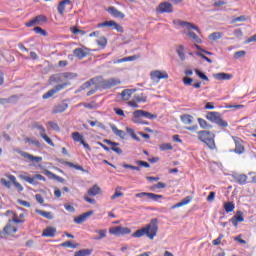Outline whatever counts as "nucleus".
I'll use <instances>...</instances> for the list:
<instances>
[{
	"instance_id": "obj_56",
	"label": "nucleus",
	"mask_w": 256,
	"mask_h": 256,
	"mask_svg": "<svg viewBox=\"0 0 256 256\" xmlns=\"http://www.w3.org/2000/svg\"><path fill=\"white\" fill-rule=\"evenodd\" d=\"M70 31L73 33V35H79V33H81V35H85V31L79 30L77 27L70 28Z\"/></svg>"
},
{
	"instance_id": "obj_43",
	"label": "nucleus",
	"mask_w": 256,
	"mask_h": 256,
	"mask_svg": "<svg viewBox=\"0 0 256 256\" xmlns=\"http://www.w3.org/2000/svg\"><path fill=\"white\" fill-rule=\"evenodd\" d=\"M186 35H187L188 37H190V39H193V41H195V43H202L201 38H199V36H197V34H195V32L188 31V32L186 33Z\"/></svg>"
},
{
	"instance_id": "obj_35",
	"label": "nucleus",
	"mask_w": 256,
	"mask_h": 256,
	"mask_svg": "<svg viewBox=\"0 0 256 256\" xmlns=\"http://www.w3.org/2000/svg\"><path fill=\"white\" fill-rule=\"evenodd\" d=\"M181 121L184 125H191L193 123V116L184 114L181 116Z\"/></svg>"
},
{
	"instance_id": "obj_27",
	"label": "nucleus",
	"mask_w": 256,
	"mask_h": 256,
	"mask_svg": "<svg viewBox=\"0 0 256 256\" xmlns=\"http://www.w3.org/2000/svg\"><path fill=\"white\" fill-rule=\"evenodd\" d=\"M45 131V127L40 128V137H42V139H44L48 145L55 147V143H53V140H51V138L45 134Z\"/></svg>"
},
{
	"instance_id": "obj_61",
	"label": "nucleus",
	"mask_w": 256,
	"mask_h": 256,
	"mask_svg": "<svg viewBox=\"0 0 256 256\" xmlns=\"http://www.w3.org/2000/svg\"><path fill=\"white\" fill-rule=\"evenodd\" d=\"M61 247H68V248H73L75 249V247H77V245H73V243L71 241H66V242H63L61 244Z\"/></svg>"
},
{
	"instance_id": "obj_17",
	"label": "nucleus",
	"mask_w": 256,
	"mask_h": 256,
	"mask_svg": "<svg viewBox=\"0 0 256 256\" xmlns=\"http://www.w3.org/2000/svg\"><path fill=\"white\" fill-rule=\"evenodd\" d=\"M214 79L217 81H231L233 79V74L220 72L213 75Z\"/></svg>"
},
{
	"instance_id": "obj_12",
	"label": "nucleus",
	"mask_w": 256,
	"mask_h": 256,
	"mask_svg": "<svg viewBox=\"0 0 256 256\" xmlns=\"http://www.w3.org/2000/svg\"><path fill=\"white\" fill-rule=\"evenodd\" d=\"M138 199H141L143 197H147V199H150L151 201H159V199H163V195L151 193V192H141L137 193L135 195Z\"/></svg>"
},
{
	"instance_id": "obj_55",
	"label": "nucleus",
	"mask_w": 256,
	"mask_h": 256,
	"mask_svg": "<svg viewBox=\"0 0 256 256\" xmlns=\"http://www.w3.org/2000/svg\"><path fill=\"white\" fill-rule=\"evenodd\" d=\"M131 230L129 227L120 226V235H130Z\"/></svg>"
},
{
	"instance_id": "obj_33",
	"label": "nucleus",
	"mask_w": 256,
	"mask_h": 256,
	"mask_svg": "<svg viewBox=\"0 0 256 256\" xmlns=\"http://www.w3.org/2000/svg\"><path fill=\"white\" fill-rule=\"evenodd\" d=\"M132 121L134 123H136L137 125H141V123H143V117L141 116V114L138 112V110L133 112V116H132Z\"/></svg>"
},
{
	"instance_id": "obj_51",
	"label": "nucleus",
	"mask_w": 256,
	"mask_h": 256,
	"mask_svg": "<svg viewBox=\"0 0 256 256\" xmlns=\"http://www.w3.org/2000/svg\"><path fill=\"white\" fill-rule=\"evenodd\" d=\"M177 53L182 61H185V48L183 46H179L177 49Z\"/></svg>"
},
{
	"instance_id": "obj_54",
	"label": "nucleus",
	"mask_w": 256,
	"mask_h": 256,
	"mask_svg": "<svg viewBox=\"0 0 256 256\" xmlns=\"http://www.w3.org/2000/svg\"><path fill=\"white\" fill-rule=\"evenodd\" d=\"M97 45H99L100 47H106L107 46V38H105L104 36L100 37L97 40Z\"/></svg>"
},
{
	"instance_id": "obj_8",
	"label": "nucleus",
	"mask_w": 256,
	"mask_h": 256,
	"mask_svg": "<svg viewBox=\"0 0 256 256\" xmlns=\"http://www.w3.org/2000/svg\"><path fill=\"white\" fill-rule=\"evenodd\" d=\"M152 81H161V79H169V74L167 71L154 70L150 73Z\"/></svg>"
},
{
	"instance_id": "obj_20",
	"label": "nucleus",
	"mask_w": 256,
	"mask_h": 256,
	"mask_svg": "<svg viewBox=\"0 0 256 256\" xmlns=\"http://www.w3.org/2000/svg\"><path fill=\"white\" fill-rule=\"evenodd\" d=\"M68 5H71V0H62L58 3L57 11L59 15H65V9Z\"/></svg>"
},
{
	"instance_id": "obj_58",
	"label": "nucleus",
	"mask_w": 256,
	"mask_h": 256,
	"mask_svg": "<svg viewBox=\"0 0 256 256\" xmlns=\"http://www.w3.org/2000/svg\"><path fill=\"white\" fill-rule=\"evenodd\" d=\"M245 50H240L234 53V59H240V57H245Z\"/></svg>"
},
{
	"instance_id": "obj_18",
	"label": "nucleus",
	"mask_w": 256,
	"mask_h": 256,
	"mask_svg": "<svg viewBox=\"0 0 256 256\" xmlns=\"http://www.w3.org/2000/svg\"><path fill=\"white\" fill-rule=\"evenodd\" d=\"M176 25H180V27H186L188 31H191V29H194L195 31H197V33H201V30H199V27L195 26V24H192L190 22L178 20L176 22Z\"/></svg>"
},
{
	"instance_id": "obj_52",
	"label": "nucleus",
	"mask_w": 256,
	"mask_h": 256,
	"mask_svg": "<svg viewBox=\"0 0 256 256\" xmlns=\"http://www.w3.org/2000/svg\"><path fill=\"white\" fill-rule=\"evenodd\" d=\"M160 149L161 151H171L173 150V146L171 145V143H164L160 145Z\"/></svg>"
},
{
	"instance_id": "obj_36",
	"label": "nucleus",
	"mask_w": 256,
	"mask_h": 256,
	"mask_svg": "<svg viewBox=\"0 0 256 256\" xmlns=\"http://www.w3.org/2000/svg\"><path fill=\"white\" fill-rule=\"evenodd\" d=\"M93 253V249H81L76 251L74 256H90Z\"/></svg>"
},
{
	"instance_id": "obj_63",
	"label": "nucleus",
	"mask_w": 256,
	"mask_h": 256,
	"mask_svg": "<svg viewBox=\"0 0 256 256\" xmlns=\"http://www.w3.org/2000/svg\"><path fill=\"white\" fill-rule=\"evenodd\" d=\"M243 21H247V18L245 16H239L236 17L232 20V23H239V22H243Z\"/></svg>"
},
{
	"instance_id": "obj_2",
	"label": "nucleus",
	"mask_w": 256,
	"mask_h": 256,
	"mask_svg": "<svg viewBox=\"0 0 256 256\" xmlns=\"http://www.w3.org/2000/svg\"><path fill=\"white\" fill-rule=\"evenodd\" d=\"M159 231V220L157 218H153L150 220L149 224H146L144 227L141 229L136 230L133 234L132 237L135 239H139L141 237H148L151 241L157 237V233Z\"/></svg>"
},
{
	"instance_id": "obj_23",
	"label": "nucleus",
	"mask_w": 256,
	"mask_h": 256,
	"mask_svg": "<svg viewBox=\"0 0 256 256\" xmlns=\"http://www.w3.org/2000/svg\"><path fill=\"white\" fill-rule=\"evenodd\" d=\"M104 143H107V145H110L112 151H114V153H117V155H121V153H123V150H121V148L119 147V143L113 142L111 140H104Z\"/></svg>"
},
{
	"instance_id": "obj_47",
	"label": "nucleus",
	"mask_w": 256,
	"mask_h": 256,
	"mask_svg": "<svg viewBox=\"0 0 256 256\" xmlns=\"http://www.w3.org/2000/svg\"><path fill=\"white\" fill-rule=\"evenodd\" d=\"M12 221H14V223H16L17 225H21L25 223V214L24 213L19 214L18 219H12Z\"/></svg>"
},
{
	"instance_id": "obj_19",
	"label": "nucleus",
	"mask_w": 256,
	"mask_h": 256,
	"mask_svg": "<svg viewBox=\"0 0 256 256\" xmlns=\"http://www.w3.org/2000/svg\"><path fill=\"white\" fill-rule=\"evenodd\" d=\"M107 11L108 13H110V15H112V17H116L118 19H125V14L115 8V6H110Z\"/></svg>"
},
{
	"instance_id": "obj_42",
	"label": "nucleus",
	"mask_w": 256,
	"mask_h": 256,
	"mask_svg": "<svg viewBox=\"0 0 256 256\" xmlns=\"http://www.w3.org/2000/svg\"><path fill=\"white\" fill-rule=\"evenodd\" d=\"M109 233H110V235H116V237H120V235H121V226L111 227L109 229Z\"/></svg>"
},
{
	"instance_id": "obj_34",
	"label": "nucleus",
	"mask_w": 256,
	"mask_h": 256,
	"mask_svg": "<svg viewBox=\"0 0 256 256\" xmlns=\"http://www.w3.org/2000/svg\"><path fill=\"white\" fill-rule=\"evenodd\" d=\"M140 116L145 117V119H157V115L151 114V112H147L145 110H138Z\"/></svg>"
},
{
	"instance_id": "obj_60",
	"label": "nucleus",
	"mask_w": 256,
	"mask_h": 256,
	"mask_svg": "<svg viewBox=\"0 0 256 256\" xmlns=\"http://www.w3.org/2000/svg\"><path fill=\"white\" fill-rule=\"evenodd\" d=\"M1 185L7 187V189H11V182L7 181L5 178L0 179Z\"/></svg>"
},
{
	"instance_id": "obj_6",
	"label": "nucleus",
	"mask_w": 256,
	"mask_h": 256,
	"mask_svg": "<svg viewBox=\"0 0 256 256\" xmlns=\"http://www.w3.org/2000/svg\"><path fill=\"white\" fill-rule=\"evenodd\" d=\"M98 29H101L103 27H110L112 29H115L118 33H123L124 29L123 26L115 22L114 20L105 21L102 23L97 24Z\"/></svg>"
},
{
	"instance_id": "obj_44",
	"label": "nucleus",
	"mask_w": 256,
	"mask_h": 256,
	"mask_svg": "<svg viewBox=\"0 0 256 256\" xmlns=\"http://www.w3.org/2000/svg\"><path fill=\"white\" fill-rule=\"evenodd\" d=\"M236 183H239V185H245L247 183V175L240 174L236 177Z\"/></svg>"
},
{
	"instance_id": "obj_25",
	"label": "nucleus",
	"mask_w": 256,
	"mask_h": 256,
	"mask_svg": "<svg viewBox=\"0 0 256 256\" xmlns=\"http://www.w3.org/2000/svg\"><path fill=\"white\" fill-rule=\"evenodd\" d=\"M88 195L89 197H95L97 195H101V187H99V185L95 184L93 187H91L88 190Z\"/></svg>"
},
{
	"instance_id": "obj_26",
	"label": "nucleus",
	"mask_w": 256,
	"mask_h": 256,
	"mask_svg": "<svg viewBox=\"0 0 256 256\" xmlns=\"http://www.w3.org/2000/svg\"><path fill=\"white\" fill-rule=\"evenodd\" d=\"M111 130H112V132L114 133V135H116V137H120V139H125V137H126V133H125V131H123V130H119V128H117L116 126H115V124H112L111 126Z\"/></svg>"
},
{
	"instance_id": "obj_32",
	"label": "nucleus",
	"mask_w": 256,
	"mask_h": 256,
	"mask_svg": "<svg viewBox=\"0 0 256 256\" xmlns=\"http://www.w3.org/2000/svg\"><path fill=\"white\" fill-rule=\"evenodd\" d=\"M44 174H46L47 177H52V179L59 181V183H65V179H63V177H60L57 174H53V172L49 170H44Z\"/></svg>"
},
{
	"instance_id": "obj_3",
	"label": "nucleus",
	"mask_w": 256,
	"mask_h": 256,
	"mask_svg": "<svg viewBox=\"0 0 256 256\" xmlns=\"http://www.w3.org/2000/svg\"><path fill=\"white\" fill-rule=\"evenodd\" d=\"M198 140L204 143L210 151H215L217 149V144L215 143V133L208 130H201L197 132Z\"/></svg>"
},
{
	"instance_id": "obj_45",
	"label": "nucleus",
	"mask_w": 256,
	"mask_h": 256,
	"mask_svg": "<svg viewBox=\"0 0 256 256\" xmlns=\"http://www.w3.org/2000/svg\"><path fill=\"white\" fill-rule=\"evenodd\" d=\"M36 213H38V215H41V217H45V219H53V214H51V212L36 210Z\"/></svg>"
},
{
	"instance_id": "obj_10",
	"label": "nucleus",
	"mask_w": 256,
	"mask_h": 256,
	"mask_svg": "<svg viewBox=\"0 0 256 256\" xmlns=\"http://www.w3.org/2000/svg\"><path fill=\"white\" fill-rule=\"evenodd\" d=\"M16 153H18L19 155H21V157H23L24 159H26L27 161H31L36 162V163H41V161H43L42 157L39 156H33L32 154H29L27 152H24L22 150H16Z\"/></svg>"
},
{
	"instance_id": "obj_16",
	"label": "nucleus",
	"mask_w": 256,
	"mask_h": 256,
	"mask_svg": "<svg viewBox=\"0 0 256 256\" xmlns=\"http://www.w3.org/2000/svg\"><path fill=\"white\" fill-rule=\"evenodd\" d=\"M13 223H15L12 219L8 221V225L4 227L5 235H15L17 233L18 228Z\"/></svg>"
},
{
	"instance_id": "obj_29",
	"label": "nucleus",
	"mask_w": 256,
	"mask_h": 256,
	"mask_svg": "<svg viewBox=\"0 0 256 256\" xmlns=\"http://www.w3.org/2000/svg\"><path fill=\"white\" fill-rule=\"evenodd\" d=\"M139 57H141V55H139V54L138 55L124 57L122 59L115 60L114 64L127 63L128 61H135V60L139 59Z\"/></svg>"
},
{
	"instance_id": "obj_1",
	"label": "nucleus",
	"mask_w": 256,
	"mask_h": 256,
	"mask_svg": "<svg viewBox=\"0 0 256 256\" xmlns=\"http://www.w3.org/2000/svg\"><path fill=\"white\" fill-rule=\"evenodd\" d=\"M91 85H95V89L89 90L87 92V97L95 95L98 89H111V87H116V85H121V80L119 78H110L108 80L103 79V76H97L86 83L83 84L84 89H88Z\"/></svg>"
},
{
	"instance_id": "obj_9",
	"label": "nucleus",
	"mask_w": 256,
	"mask_h": 256,
	"mask_svg": "<svg viewBox=\"0 0 256 256\" xmlns=\"http://www.w3.org/2000/svg\"><path fill=\"white\" fill-rule=\"evenodd\" d=\"M156 13H173V4L169 2H162L156 8Z\"/></svg>"
},
{
	"instance_id": "obj_62",
	"label": "nucleus",
	"mask_w": 256,
	"mask_h": 256,
	"mask_svg": "<svg viewBox=\"0 0 256 256\" xmlns=\"http://www.w3.org/2000/svg\"><path fill=\"white\" fill-rule=\"evenodd\" d=\"M215 192H210L208 197L206 198V201H208V203H213V201H215Z\"/></svg>"
},
{
	"instance_id": "obj_11",
	"label": "nucleus",
	"mask_w": 256,
	"mask_h": 256,
	"mask_svg": "<svg viewBox=\"0 0 256 256\" xmlns=\"http://www.w3.org/2000/svg\"><path fill=\"white\" fill-rule=\"evenodd\" d=\"M232 139L235 143L234 153H237L238 155L245 153V146L243 145V139L237 136H233Z\"/></svg>"
},
{
	"instance_id": "obj_14",
	"label": "nucleus",
	"mask_w": 256,
	"mask_h": 256,
	"mask_svg": "<svg viewBox=\"0 0 256 256\" xmlns=\"http://www.w3.org/2000/svg\"><path fill=\"white\" fill-rule=\"evenodd\" d=\"M245 221V216L242 211H237L236 214L230 219V223H232L233 227L237 229L239 227V223H243Z\"/></svg>"
},
{
	"instance_id": "obj_40",
	"label": "nucleus",
	"mask_w": 256,
	"mask_h": 256,
	"mask_svg": "<svg viewBox=\"0 0 256 256\" xmlns=\"http://www.w3.org/2000/svg\"><path fill=\"white\" fill-rule=\"evenodd\" d=\"M126 132L128 133V135H130V137H132V139H134V141H141V138H139L138 135L135 134V130L133 128L126 127Z\"/></svg>"
},
{
	"instance_id": "obj_50",
	"label": "nucleus",
	"mask_w": 256,
	"mask_h": 256,
	"mask_svg": "<svg viewBox=\"0 0 256 256\" xmlns=\"http://www.w3.org/2000/svg\"><path fill=\"white\" fill-rule=\"evenodd\" d=\"M96 233H98V237H96V240H101V239H105V237H107V230L102 229V230H97Z\"/></svg>"
},
{
	"instance_id": "obj_53",
	"label": "nucleus",
	"mask_w": 256,
	"mask_h": 256,
	"mask_svg": "<svg viewBox=\"0 0 256 256\" xmlns=\"http://www.w3.org/2000/svg\"><path fill=\"white\" fill-rule=\"evenodd\" d=\"M196 75H198V77H200V79H202L203 81H209V77H207V75H205V73L201 72V70H195Z\"/></svg>"
},
{
	"instance_id": "obj_31",
	"label": "nucleus",
	"mask_w": 256,
	"mask_h": 256,
	"mask_svg": "<svg viewBox=\"0 0 256 256\" xmlns=\"http://www.w3.org/2000/svg\"><path fill=\"white\" fill-rule=\"evenodd\" d=\"M9 181H11V183H13L14 187L17 189V191H23V186L21 185V183L17 182V178L13 175H8L7 176Z\"/></svg>"
},
{
	"instance_id": "obj_21",
	"label": "nucleus",
	"mask_w": 256,
	"mask_h": 256,
	"mask_svg": "<svg viewBox=\"0 0 256 256\" xmlns=\"http://www.w3.org/2000/svg\"><path fill=\"white\" fill-rule=\"evenodd\" d=\"M91 215H93V211H88L84 214H81L80 216L74 218V223L81 225L82 223H85V221H87V217H91Z\"/></svg>"
},
{
	"instance_id": "obj_48",
	"label": "nucleus",
	"mask_w": 256,
	"mask_h": 256,
	"mask_svg": "<svg viewBox=\"0 0 256 256\" xmlns=\"http://www.w3.org/2000/svg\"><path fill=\"white\" fill-rule=\"evenodd\" d=\"M72 139H73V141L81 143L83 141V136H81V134L79 132H73Z\"/></svg>"
},
{
	"instance_id": "obj_64",
	"label": "nucleus",
	"mask_w": 256,
	"mask_h": 256,
	"mask_svg": "<svg viewBox=\"0 0 256 256\" xmlns=\"http://www.w3.org/2000/svg\"><path fill=\"white\" fill-rule=\"evenodd\" d=\"M183 83H184V85H187V86L193 85V80L190 77H184L183 78Z\"/></svg>"
},
{
	"instance_id": "obj_46",
	"label": "nucleus",
	"mask_w": 256,
	"mask_h": 256,
	"mask_svg": "<svg viewBox=\"0 0 256 256\" xmlns=\"http://www.w3.org/2000/svg\"><path fill=\"white\" fill-rule=\"evenodd\" d=\"M221 37H223V33L221 32H213L208 36L211 41H217V39H221Z\"/></svg>"
},
{
	"instance_id": "obj_38",
	"label": "nucleus",
	"mask_w": 256,
	"mask_h": 256,
	"mask_svg": "<svg viewBox=\"0 0 256 256\" xmlns=\"http://www.w3.org/2000/svg\"><path fill=\"white\" fill-rule=\"evenodd\" d=\"M224 210L226 211V213H233V211H235V203L233 202L224 203Z\"/></svg>"
},
{
	"instance_id": "obj_15",
	"label": "nucleus",
	"mask_w": 256,
	"mask_h": 256,
	"mask_svg": "<svg viewBox=\"0 0 256 256\" xmlns=\"http://www.w3.org/2000/svg\"><path fill=\"white\" fill-rule=\"evenodd\" d=\"M65 87H67V84L56 85L54 88L50 89L48 92L43 94L42 98L50 99V97H53V95H55V93H59V91H62V89H65Z\"/></svg>"
},
{
	"instance_id": "obj_37",
	"label": "nucleus",
	"mask_w": 256,
	"mask_h": 256,
	"mask_svg": "<svg viewBox=\"0 0 256 256\" xmlns=\"http://www.w3.org/2000/svg\"><path fill=\"white\" fill-rule=\"evenodd\" d=\"M198 123L201 127V129H213V126L209 124L205 119L198 118Z\"/></svg>"
},
{
	"instance_id": "obj_4",
	"label": "nucleus",
	"mask_w": 256,
	"mask_h": 256,
	"mask_svg": "<svg viewBox=\"0 0 256 256\" xmlns=\"http://www.w3.org/2000/svg\"><path fill=\"white\" fill-rule=\"evenodd\" d=\"M206 119L211 121V123H216V125L223 129L229 127V123L221 118V114L219 112H208L206 114Z\"/></svg>"
},
{
	"instance_id": "obj_7",
	"label": "nucleus",
	"mask_w": 256,
	"mask_h": 256,
	"mask_svg": "<svg viewBox=\"0 0 256 256\" xmlns=\"http://www.w3.org/2000/svg\"><path fill=\"white\" fill-rule=\"evenodd\" d=\"M89 53H91V50L85 46L73 50L74 57L80 60L85 59V57H87Z\"/></svg>"
},
{
	"instance_id": "obj_39",
	"label": "nucleus",
	"mask_w": 256,
	"mask_h": 256,
	"mask_svg": "<svg viewBox=\"0 0 256 256\" xmlns=\"http://www.w3.org/2000/svg\"><path fill=\"white\" fill-rule=\"evenodd\" d=\"M81 105L85 107V109H97V107H99V104H97V102L95 101H92L90 103L78 104V107H81Z\"/></svg>"
},
{
	"instance_id": "obj_13",
	"label": "nucleus",
	"mask_w": 256,
	"mask_h": 256,
	"mask_svg": "<svg viewBox=\"0 0 256 256\" xmlns=\"http://www.w3.org/2000/svg\"><path fill=\"white\" fill-rule=\"evenodd\" d=\"M41 23H47V17L45 15H38L28 21L26 27H33L35 25H41Z\"/></svg>"
},
{
	"instance_id": "obj_5",
	"label": "nucleus",
	"mask_w": 256,
	"mask_h": 256,
	"mask_svg": "<svg viewBox=\"0 0 256 256\" xmlns=\"http://www.w3.org/2000/svg\"><path fill=\"white\" fill-rule=\"evenodd\" d=\"M19 179H22V181H26V183H29L30 185H39V182H37V180L44 181V182L47 181V178H45L41 174H36L30 177L27 175V173H24L19 175Z\"/></svg>"
},
{
	"instance_id": "obj_28",
	"label": "nucleus",
	"mask_w": 256,
	"mask_h": 256,
	"mask_svg": "<svg viewBox=\"0 0 256 256\" xmlns=\"http://www.w3.org/2000/svg\"><path fill=\"white\" fill-rule=\"evenodd\" d=\"M192 199H193V197L187 196L181 202H178L174 206H172L171 209H177L179 207H183L184 205H189V203H191Z\"/></svg>"
},
{
	"instance_id": "obj_59",
	"label": "nucleus",
	"mask_w": 256,
	"mask_h": 256,
	"mask_svg": "<svg viewBox=\"0 0 256 256\" xmlns=\"http://www.w3.org/2000/svg\"><path fill=\"white\" fill-rule=\"evenodd\" d=\"M136 164L139 165V167H146V169H149V167H151L148 162H145L143 160L136 161Z\"/></svg>"
},
{
	"instance_id": "obj_24",
	"label": "nucleus",
	"mask_w": 256,
	"mask_h": 256,
	"mask_svg": "<svg viewBox=\"0 0 256 256\" xmlns=\"http://www.w3.org/2000/svg\"><path fill=\"white\" fill-rule=\"evenodd\" d=\"M57 229L51 226L45 228L42 232V237H55Z\"/></svg>"
},
{
	"instance_id": "obj_49",
	"label": "nucleus",
	"mask_w": 256,
	"mask_h": 256,
	"mask_svg": "<svg viewBox=\"0 0 256 256\" xmlns=\"http://www.w3.org/2000/svg\"><path fill=\"white\" fill-rule=\"evenodd\" d=\"M34 32L37 34V35H42L43 37H47V31H45L43 28L37 26V27H34Z\"/></svg>"
},
{
	"instance_id": "obj_30",
	"label": "nucleus",
	"mask_w": 256,
	"mask_h": 256,
	"mask_svg": "<svg viewBox=\"0 0 256 256\" xmlns=\"http://www.w3.org/2000/svg\"><path fill=\"white\" fill-rule=\"evenodd\" d=\"M135 93V90L133 89H125L121 92V97L123 101H129L131 99V96Z\"/></svg>"
},
{
	"instance_id": "obj_22",
	"label": "nucleus",
	"mask_w": 256,
	"mask_h": 256,
	"mask_svg": "<svg viewBox=\"0 0 256 256\" xmlns=\"http://www.w3.org/2000/svg\"><path fill=\"white\" fill-rule=\"evenodd\" d=\"M69 108V104L62 102L56 106H54V109L52 110V113L55 115L57 113H63L65 111H67V109Z\"/></svg>"
},
{
	"instance_id": "obj_57",
	"label": "nucleus",
	"mask_w": 256,
	"mask_h": 256,
	"mask_svg": "<svg viewBox=\"0 0 256 256\" xmlns=\"http://www.w3.org/2000/svg\"><path fill=\"white\" fill-rule=\"evenodd\" d=\"M223 234H220L219 236H218V238H216V239H214L213 241H212V245H215V246H217V245H221V241H223Z\"/></svg>"
},
{
	"instance_id": "obj_41",
	"label": "nucleus",
	"mask_w": 256,
	"mask_h": 256,
	"mask_svg": "<svg viewBox=\"0 0 256 256\" xmlns=\"http://www.w3.org/2000/svg\"><path fill=\"white\" fill-rule=\"evenodd\" d=\"M133 99L135 101H137L138 103H147V95L143 94V93H140L138 95H135L133 97Z\"/></svg>"
}]
</instances>
